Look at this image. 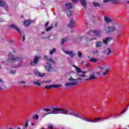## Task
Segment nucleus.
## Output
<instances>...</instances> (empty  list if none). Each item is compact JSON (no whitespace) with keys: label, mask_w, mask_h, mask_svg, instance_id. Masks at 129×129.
Returning a JSON list of instances; mask_svg holds the SVG:
<instances>
[{"label":"nucleus","mask_w":129,"mask_h":129,"mask_svg":"<svg viewBox=\"0 0 129 129\" xmlns=\"http://www.w3.org/2000/svg\"><path fill=\"white\" fill-rule=\"evenodd\" d=\"M52 112H49L47 114H56L57 113H61V114H70V115H75V116H79V114L77 112H74V111L69 108H52Z\"/></svg>","instance_id":"f257e3e1"},{"label":"nucleus","mask_w":129,"mask_h":129,"mask_svg":"<svg viewBox=\"0 0 129 129\" xmlns=\"http://www.w3.org/2000/svg\"><path fill=\"white\" fill-rule=\"evenodd\" d=\"M74 67L75 68L77 72V75L78 76H79V77H82V78H83L84 77H85V74H86V72L82 71L80 68L75 66H74Z\"/></svg>","instance_id":"f03ea898"},{"label":"nucleus","mask_w":129,"mask_h":129,"mask_svg":"<svg viewBox=\"0 0 129 129\" xmlns=\"http://www.w3.org/2000/svg\"><path fill=\"white\" fill-rule=\"evenodd\" d=\"M81 80V79L78 78L77 80H75L72 78L69 79L70 83L66 84V86H70L71 85H76L77 84V81Z\"/></svg>","instance_id":"7ed1b4c3"},{"label":"nucleus","mask_w":129,"mask_h":129,"mask_svg":"<svg viewBox=\"0 0 129 129\" xmlns=\"http://www.w3.org/2000/svg\"><path fill=\"white\" fill-rule=\"evenodd\" d=\"M44 59L46 60H47V66L45 67L46 70L47 71H50L51 69V64H49V63H54V60L52 59V58H48V57L47 56H44Z\"/></svg>","instance_id":"20e7f679"},{"label":"nucleus","mask_w":129,"mask_h":129,"mask_svg":"<svg viewBox=\"0 0 129 129\" xmlns=\"http://www.w3.org/2000/svg\"><path fill=\"white\" fill-rule=\"evenodd\" d=\"M104 30L105 31V33L109 34V33H111V32H113L115 31V28L110 27H104Z\"/></svg>","instance_id":"39448f33"},{"label":"nucleus","mask_w":129,"mask_h":129,"mask_svg":"<svg viewBox=\"0 0 129 129\" xmlns=\"http://www.w3.org/2000/svg\"><path fill=\"white\" fill-rule=\"evenodd\" d=\"M97 70H99V71L96 72V74L97 75H99V74H100V73H101V72L104 70V67L102 66H98L97 67Z\"/></svg>","instance_id":"423d86ee"},{"label":"nucleus","mask_w":129,"mask_h":129,"mask_svg":"<svg viewBox=\"0 0 129 129\" xmlns=\"http://www.w3.org/2000/svg\"><path fill=\"white\" fill-rule=\"evenodd\" d=\"M100 33L101 32L99 30H93L92 32H90V34H91V35H92V34H93V35H94L95 36L99 37V36L100 35Z\"/></svg>","instance_id":"0eeeda50"},{"label":"nucleus","mask_w":129,"mask_h":129,"mask_svg":"<svg viewBox=\"0 0 129 129\" xmlns=\"http://www.w3.org/2000/svg\"><path fill=\"white\" fill-rule=\"evenodd\" d=\"M9 59L11 60V61H21V58H14V55H12V54H10L9 55Z\"/></svg>","instance_id":"6e6552de"},{"label":"nucleus","mask_w":129,"mask_h":129,"mask_svg":"<svg viewBox=\"0 0 129 129\" xmlns=\"http://www.w3.org/2000/svg\"><path fill=\"white\" fill-rule=\"evenodd\" d=\"M93 79H96V76H95V73L93 72L90 75L89 78L87 80H92Z\"/></svg>","instance_id":"1a4fd4ad"},{"label":"nucleus","mask_w":129,"mask_h":129,"mask_svg":"<svg viewBox=\"0 0 129 129\" xmlns=\"http://www.w3.org/2000/svg\"><path fill=\"white\" fill-rule=\"evenodd\" d=\"M34 73L35 75H37L38 76H39V77H44L45 75H46L45 74H41L40 72L37 71H34Z\"/></svg>","instance_id":"9d476101"},{"label":"nucleus","mask_w":129,"mask_h":129,"mask_svg":"<svg viewBox=\"0 0 129 129\" xmlns=\"http://www.w3.org/2000/svg\"><path fill=\"white\" fill-rule=\"evenodd\" d=\"M51 87H55L56 88H58L59 87H61V85H54L45 86V88L46 89H50V88H51Z\"/></svg>","instance_id":"9b49d317"},{"label":"nucleus","mask_w":129,"mask_h":129,"mask_svg":"<svg viewBox=\"0 0 129 129\" xmlns=\"http://www.w3.org/2000/svg\"><path fill=\"white\" fill-rule=\"evenodd\" d=\"M10 28H13V29H15V30H16V31H17V32H18V33H19V34H21V31L20 30V29L17 27V26H16V25L15 24H12L10 26Z\"/></svg>","instance_id":"f8f14e48"},{"label":"nucleus","mask_w":129,"mask_h":129,"mask_svg":"<svg viewBox=\"0 0 129 129\" xmlns=\"http://www.w3.org/2000/svg\"><path fill=\"white\" fill-rule=\"evenodd\" d=\"M109 2H111L112 4H117L118 3V0H104L103 3H108Z\"/></svg>","instance_id":"ddd939ff"},{"label":"nucleus","mask_w":129,"mask_h":129,"mask_svg":"<svg viewBox=\"0 0 129 129\" xmlns=\"http://www.w3.org/2000/svg\"><path fill=\"white\" fill-rule=\"evenodd\" d=\"M112 40V38L111 37H107L106 38H105L103 39V42L104 44H107V42H109L110 41H111Z\"/></svg>","instance_id":"4468645a"},{"label":"nucleus","mask_w":129,"mask_h":129,"mask_svg":"<svg viewBox=\"0 0 129 129\" xmlns=\"http://www.w3.org/2000/svg\"><path fill=\"white\" fill-rule=\"evenodd\" d=\"M38 60H39V56H36L34 57V62H31L30 63L31 65H32V66H34V64H36V63L38 62Z\"/></svg>","instance_id":"2eb2a0df"},{"label":"nucleus","mask_w":129,"mask_h":129,"mask_svg":"<svg viewBox=\"0 0 129 129\" xmlns=\"http://www.w3.org/2000/svg\"><path fill=\"white\" fill-rule=\"evenodd\" d=\"M31 24V20H26L24 22L25 27H29Z\"/></svg>","instance_id":"dca6fc26"},{"label":"nucleus","mask_w":129,"mask_h":129,"mask_svg":"<svg viewBox=\"0 0 129 129\" xmlns=\"http://www.w3.org/2000/svg\"><path fill=\"white\" fill-rule=\"evenodd\" d=\"M65 7L66 9L69 10L70 9H72V4L71 3H68L65 5Z\"/></svg>","instance_id":"f3484780"},{"label":"nucleus","mask_w":129,"mask_h":129,"mask_svg":"<svg viewBox=\"0 0 129 129\" xmlns=\"http://www.w3.org/2000/svg\"><path fill=\"white\" fill-rule=\"evenodd\" d=\"M104 20L106 23H111V22H112V20L109 18V17H105Z\"/></svg>","instance_id":"a211bd4d"},{"label":"nucleus","mask_w":129,"mask_h":129,"mask_svg":"<svg viewBox=\"0 0 129 129\" xmlns=\"http://www.w3.org/2000/svg\"><path fill=\"white\" fill-rule=\"evenodd\" d=\"M109 73V69H106L105 70V71L103 72V75H104V76H105L107 75Z\"/></svg>","instance_id":"6ab92c4d"},{"label":"nucleus","mask_w":129,"mask_h":129,"mask_svg":"<svg viewBox=\"0 0 129 129\" xmlns=\"http://www.w3.org/2000/svg\"><path fill=\"white\" fill-rule=\"evenodd\" d=\"M69 27H70V28H73V27H74V21L73 20H71L69 24Z\"/></svg>","instance_id":"aec40b11"},{"label":"nucleus","mask_w":129,"mask_h":129,"mask_svg":"<svg viewBox=\"0 0 129 129\" xmlns=\"http://www.w3.org/2000/svg\"><path fill=\"white\" fill-rule=\"evenodd\" d=\"M122 35V34H121V32L117 33L116 34V39L117 40H118V39H119V38H120V37H121Z\"/></svg>","instance_id":"412c9836"},{"label":"nucleus","mask_w":129,"mask_h":129,"mask_svg":"<svg viewBox=\"0 0 129 129\" xmlns=\"http://www.w3.org/2000/svg\"><path fill=\"white\" fill-rule=\"evenodd\" d=\"M81 3L84 8H86V1L85 0H80Z\"/></svg>","instance_id":"4be33fe9"},{"label":"nucleus","mask_w":129,"mask_h":129,"mask_svg":"<svg viewBox=\"0 0 129 129\" xmlns=\"http://www.w3.org/2000/svg\"><path fill=\"white\" fill-rule=\"evenodd\" d=\"M101 119H102V118L101 117L95 118V119H94V122H98V121H100Z\"/></svg>","instance_id":"5701e85b"},{"label":"nucleus","mask_w":129,"mask_h":129,"mask_svg":"<svg viewBox=\"0 0 129 129\" xmlns=\"http://www.w3.org/2000/svg\"><path fill=\"white\" fill-rule=\"evenodd\" d=\"M90 62H92L93 63H96L97 62L98 60L96 58H91L90 59Z\"/></svg>","instance_id":"b1692460"},{"label":"nucleus","mask_w":129,"mask_h":129,"mask_svg":"<svg viewBox=\"0 0 129 129\" xmlns=\"http://www.w3.org/2000/svg\"><path fill=\"white\" fill-rule=\"evenodd\" d=\"M66 54H68L69 55H70L71 57H73V56H74V54L73 53V52H72V51H66Z\"/></svg>","instance_id":"393cba45"},{"label":"nucleus","mask_w":129,"mask_h":129,"mask_svg":"<svg viewBox=\"0 0 129 129\" xmlns=\"http://www.w3.org/2000/svg\"><path fill=\"white\" fill-rule=\"evenodd\" d=\"M105 53H106V54H107V55H109V54H110V53H111V50H110V48H107Z\"/></svg>","instance_id":"a878e982"},{"label":"nucleus","mask_w":129,"mask_h":129,"mask_svg":"<svg viewBox=\"0 0 129 129\" xmlns=\"http://www.w3.org/2000/svg\"><path fill=\"white\" fill-rule=\"evenodd\" d=\"M85 120L86 121H89V122H94V119H89L88 118H84Z\"/></svg>","instance_id":"bb28decb"},{"label":"nucleus","mask_w":129,"mask_h":129,"mask_svg":"<svg viewBox=\"0 0 129 129\" xmlns=\"http://www.w3.org/2000/svg\"><path fill=\"white\" fill-rule=\"evenodd\" d=\"M96 47H101V42L100 41H97L96 43Z\"/></svg>","instance_id":"cd10ccee"},{"label":"nucleus","mask_w":129,"mask_h":129,"mask_svg":"<svg viewBox=\"0 0 129 129\" xmlns=\"http://www.w3.org/2000/svg\"><path fill=\"white\" fill-rule=\"evenodd\" d=\"M93 5L94 7H99V4L97 2H93Z\"/></svg>","instance_id":"c85d7f7f"},{"label":"nucleus","mask_w":129,"mask_h":129,"mask_svg":"<svg viewBox=\"0 0 129 129\" xmlns=\"http://www.w3.org/2000/svg\"><path fill=\"white\" fill-rule=\"evenodd\" d=\"M28 125H29V121H28V120H26L24 124L25 127H28Z\"/></svg>","instance_id":"c756f323"},{"label":"nucleus","mask_w":129,"mask_h":129,"mask_svg":"<svg viewBox=\"0 0 129 129\" xmlns=\"http://www.w3.org/2000/svg\"><path fill=\"white\" fill-rule=\"evenodd\" d=\"M5 3L3 2L2 0H0V6L1 7H5Z\"/></svg>","instance_id":"7c9ffc66"},{"label":"nucleus","mask_w":129,"mask_h":129,"mask_svg":"<svg viewBox=\"0 0 129 129\" xmlns=\"http://www.w3.org/2000/svg\"><path fill=\"white\" fill-rule=\"evenodd\" d=\"M52 29H53V27L50 26V27H47L46 29V30L47 32H49V31H51V30H52Z\"/></svg>","instance_id":"2f4dec72"},{"label":"nucleus","mask_w":129,"mask_h":129,"mask_svg":"<svg viewBox=\"0 0 129 129\" xmlns=\"http://www.w3.org/2000/svg\"><path fill=\"white\" fill-rule=\"evenodd\" d=\"M48 129H53L54 128V126H53V125L50 124L48 125Z\"/></svg>","instance_id":"473e14b6"},{"label":"nucleus","mask_w":129,"mask_h":129,"mask_svg":"<svg viewBox=\"0 0 129 129\" xmlns=\"http://www.w3.org/2000/svg\"><path fill=\"white\" fill-rule=\"evenodd\" d=\"M67 14L69 17H71V15H72V13L69 10L67 12Z\"/></svg>","instance_id":"72a5a7b5"},{"label":"nucleus","mask_w":129,"mask_h":129,"mask_svg":"<svg viewBox=\"0 0 129 129\" xmlns=\"http://www.w3.org/2000/svg\"><path fill=\"white\" fill-rule=\"evenodd\" d=\"M54 52H56V49L53 48L52 50L50 51L49 53L50 54H53V53H54Z\"/></svg>","instance_id":"f704fd0d"},{"label":"nucleus","mask_w":129,"mask_h":129,"mask_svg":"<svg viewBox=\"0 0 129 129\" xmlns=\"http://www.w3.org/2000/svg\"><path fill=\"white\" fill-rule=\"evenodd\" d=\"M67 40V38H63L61 40V44L62 45V44H64V43H65V42H66V41Z\"/></svg>","instance_id":"c9c22d12"},{"label":"nucleus","mask_w":129,"mask_h":129,"mask_svg":"<svg viewBox=\"0 0 129 129\" xmlns=\"http://www.w3.org/2000/svg\"><path fill=\"white\" fill-rule=\"evenodd\" d=\"M33 118H35L36 119H38L39 118V116L38 115H35L33 116Z\"/></svg>","instance_id":"e433bc0d"},{"label":"nucleus","mask_w":129,"mask_h":129,"mask_svg":"<svg viewBox=\"0 0 129 129\" xmlns=\"http://www.w3.org/2000/svg\"><path fill=\"white\" fill-rule=\"evenodd\" d=\"M78 53L79 57H81V56H82V54L80 52V51H78Z\"/></svg>","instance_id":"4c0bfd02"},{"label":"nucleus","mask_w":129,"mask_h":129,"mask_svg":"<svg viewBox=\"0 0 129 129\" xmlns=\"http://www.w3.org/2000/svg\"><path fill=\"white\" fill-rule=\"evenodd\" d=\"M43 110H45V111H51V109L46 108L44 109Z\"/></svg>","instance_id":"58836bf2"},{"label":"nucleus","mask_w":129,"mask_h":129,"mask_svg":"<svg viewBox=\"0 0 129 129\" xmlns=\"http://www.w3.org/2000/svg\"><path fill=\"white\" fill-rule=\"evenodd\" d=\"M34 84H37V85H38V86H40V85H41L40 83H38V82H34Z\"/></svg>","instance_id":"ea45409f"},{"label":"nucleus","mask_w":129,"mask_h":129,"mask_svg":"<svg viewBox=\"0 0 129 129\" xmlns=\"http://www.w3.org/2000/svg\"><path fill=\"white\" fill-rule=\"evenodd\" d=\"M10 73H11V74H15V73H16V72L15 71H11Z\"/></svg>","instance_id":"a19ab883"},{"label":"nucleus","mask_w":129,"mask_h":129,"mask_svg":"<svg viewBox=\"0 0 129 129\" xmlns=\"http://www.w3.org/2000/svg\"><path fill=\"white\" fill-rule=\"evenodd\" d=\"M93 54H97V53H98V51L97 50H95L93 51Z\"/></svg>","instance_id":"79ce46f5"},{"label":"nucleus","mask_w":129,"mask_h":129,"mask_svg":"<svg viewBox=\"0 0 129 129\" xmlns=\"http://www.w3.org/2000/svg\"><path fill=\"white\" fill-rule=\"evenodd\" d=\"M73 3H77L78 2V0H72Z\"/></svg>","instance_id":"37998d69"},{"label":"nucleus","mask_w":129,"mask_h":129,"mask_svg":"<svg viewBox=\"0 0 129 129\" xmlns=\"http://www.w3.org/2000/svg\"><path fill=\"white\" fill-rule=\"evenodd\" d=\"M49 25V22H47L45 24V27H48V25Z\"/></svg>","instance_id":"c03bdc74"},{"label":"nucleus","mask_w":129,"mask_h":129,"mask_svg":"<svg viewBox=\"0 0 129 129\" xmlns=\"http://www.w3.org/2000/svg\"><path fill=\"white\" fill-rule=\"evenodd\" d=\"M126 108L124 110H123L122 111V113H124V112H125V111H126Z\"/></svg>","instance_id":"a18cd8bd"},{"label":"nucleus","mask_w":129,"mask_h":129,"mask_svg":"<svg viewBox=\"0 0 129 129\" xmlns=\"http://www.w3.org/2000/svg\"><path fill=\"white\" fill-rule=\"evenodd\" d=\"M19 83H22V84H25V82L24 81H21V82H19Z\"/></svg>","instance_id":"49530a36"},{"label":"nucleus","mask_w":129,"mask_h":129,"mask_svg":"<svg viewBox=\"0 0 129 129\" xmlns=\"http://www.w3.org/2000/svg\"><path fill=\"white\" fill-rule=\"evenodd\" d=\"M86 66H87L88 67H89L90 66V63H87Z\"/></svg>","instance_id":"de8ad7c7"},{"label":"nucleus","mask_w":129,"mask_h":129,"mask_svg":"<svg viewBox=\"0 0 129 129\" xmlns=\"http://www.w3.org/2000/svg\"><path fill=\"white\" fill-rule=\"evenodd\" d=\"M23 42H25V36H23Z\"/></svg>","instance_id":"09e8293b"},{"label":"nucleus","mask_w":129,"mask_h":129,"mask_svg":"<svg viewBox=\"0 0 129 129\" xmlns=\"http://www.w3.org/2000/svg\"><path fill=\"white\" fill-rule=\"evenodd\" d=\"M43 82H45L44 81L41 82V83H43Z\"/></svg>","instance_id":"8fccbe9b"},{"label":"nucleus","mask_w":129,"mask_h":129,"mask_svg":"<svg viewBox=\"0 0 129 129\" xmlns=\"http://www.w3.org/2000/svg\"><path fill=\"white\" fill-rule=\"evenodd\" d=\"M89 41H92V39H90Z\"/></svg>","instance_id":"3c124183"},{"label":"nucleus","mask_w":129,"mask_h":129,"mask_svg":"<svg viewBox=\"0 0 129 129\" xmlns=\"http://www.w3.org/2000/svg\"><path fill=\"white\" fill-rule=\"evenodd\" d=\"M127 3L129 4V1L127 2Z\"/></svg>","instance_id":"603ef678"},{"label":"nucleus","mask_w":129,"mask_h":129,"mask_svg":"<svg viewBox=\"0 0 129 129\" xmlns=\"http://www.w3.org/2000/svg\"><path fill=\"white\" fill-rule=\"evenodd\" d=\"M56 26H57V24H55V27H56Z\"/></svg>","instance_id":"864d4df0"},{"label":"nucleus","mask_w":129,"mask_h":129,"mask_svg":"<svg viewBox=\"0 0 129 129\" xmlns=\"http://www.w3.org/2000/svg\"><path fill=\"white\" fill-rule=\"evenodd\" d=\"M82 63H84V61H83Z\"/></svg>","instance_id":"5fc2aeb1"},{"label":"nucleus","mask_w":129,"mask_h":129,"mask_svg":"<svg viewBox=\"0 0 129 129\" xmlns=\"http://www.w3.org/2000/svg\"><path fill=\"white\" fill-rule=\"evenodd\" d=\"M21 66H19L18 67H20Z\"/></svg>","instance_id":"6e6d98bb"},{"label":"nucleus","mask_w":129,"mask_h":129,"mask_svg":"<svg viewBox=\"0 0 129 129\" xmlns=\"http://www.w3.org/2000/svg\"><path fill=\"white\" fill-rule=\"evenodd\" d=\"M18 67H16V68H18Z\"/></svg>","instance_id":"4d7b16f0"},{"label":"nucleus","mask_w":129,"mask_h":129,"mask_svg":"<svg viewBox=\"0 0 129 129\" xmlns=\"http://www.w3.org/2000/svg\"><path fill=\"white\" fill-rule=\"evenodd\" d=\"M86 41H88V40H86Z\"/></svg>","instance_id":"13d9d810"}]
</instances>
